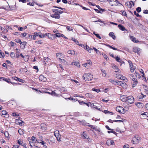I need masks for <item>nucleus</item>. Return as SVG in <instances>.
I'll return each mask as SVG.
<instances>
[{
  "label": "nucleus",
  "mask_w": 148,
  "mask_h": 148,
  "mask_svg": "<svg viewBox=\"0 0 148 148\" xmlns=\"http://www.w3.org/2000/svg\"><path fill=\"white\" fill-rule=\"evenodd\" d=\"M52 11L54 14H52L51 16L52 18L56 19H59L60 18V14L62 13L63 12V11L56 9H53Z\"/></svg>",
  "instance_id": "1"
},
{
  "label": "nucleus",
  "mask_w": 148,
  "mask_h": 148,
  "mask_svg": "<svg viewBox=\"0 0 148 148\" xmlns=\"http://www.w3.org/2000/svg\"><path fill=\"white\" fill-rule=\"evenodd\" d=\"M82 79L86 81H89L93 78L92 75L90 73H85L82 76Z\"/></svg>",
  "instance_id": "2"
},
{
  "label": "nucleus",
  "mask_w": 148,
  "mask_h": 148,
  "mask_svg": "<svg viewBox=\"0 0 148 148\" xmlns=\"http://www.w3.org/2000/svg\"><path fill=\"white\" fill-rule=\"evenodd\" d=\"M134 99L133 96L130 95L127 97L126 102L128 104H132L134 103Z\"/></svg>",
  "instance_id": "3"
},
{
  "label": "nucleus",
  "mask_w": 148,
  "mask_h": 148,
  "mask_svg": "<svg viewBox=\"0 0 148 148\" xmlns=\"http://www.w3.org/2000/svg\"><path fill=\"white\" fill-rule=\"evenodd\" d=\"M54 135L57 138V139L58 141H61L60 135L59 134V131L56 130L54 132Z\"/></svg>",
  "instance_id": "4"
},
{
  "label": "nucleus",
  "mask_w": 148,
  "mask_h": 148,
  "mask_svg": "<svg viewBox=\"0 0 148 148\" xmlns=\"http://www.w3.org/2000/svg\"><path fill=\"white\" fill-rule=\"evenodd\" d=\"M116 110L120 113H124L125 112V111L123 108L121 106L117 107L116 108Z\"/></svg>",
  "instance_id": "5"
},
{
  "label": "nucleus",
  "mask_w": 148,
  "mask_h": 148,
  "mask_svg": "<svg viewBox=\"0 0 148 148\" xmlns=\"http://www.w3.org/2000/svg\"><path fill=\"white\" fill-rule=\"evenodd\" d=\"M111 5H118L117 1L116 0H107Z\"/></svg>",
  "instance_id": "6"
},
{
  "label": "nucleus",
  "mask_w": 148,
  "mask_h": 148,
  "mask_svg": "<svg viewBox=\"0 0 148 148\" xmlns=\"http://www.w3.org/2000/svg\"><path fill=\"white\" fill-rule=\"evenodd\" d=\"M1 116L3 117L8 118L9 117V115L5 110H3L1 114Z\"/></svg>",
  "instance_id": "7"
},
{
  "label": "nucleus",
  "mask_w": 148,
  "mask_h": 148,
  "mask_svg": "<svg viewBox=\"0 0 148 148\" xmlns=\"http://www.w3.org/2000/svg\"><path fill=\"white\" fill-rule=\"evenodd\" d=\"M126 5L128 6V7L129 8H131L132 6H133L134 5V3L133 1H127L125 3Z\"/></svg>",
  "instance_id": "8"
},
{
  "label": "nucleus",
  "mask_w": 148,
  "mask_h": 148,
  "mask_svg": "<svg viewBox=\"0 0 148 148\" xmlns=\"http://www.w3.org/2000/svg\"><path fill=\"white\" fill-rule=\"evenodd\" d=\"M47 35L46 36H47L48 38L51 40H53V38H55L56 37H54V35L50 33H46Z\"/></svg>",
  "instance_id": "9"
},
{
  "label": "nucleus",
  "mask_w": 148,
  "mask_h": 148,
  "mask_svg": "<svg viewBox=\"0 0 148 148\" xmlns=\"http://www.w3.org/2000/svg\"><path fill=\"white\" fill-rule=\"evenodd\" d=\"M127 97L125 95H123L120 97V99L123 102H126Z\"/></svg>",
  "instance_id": "10"
},
{
  "label": "nucleus",
  "mask_w": 148,
  "mask_h": 148,
  "mask_svg": "<svg viewBox=\"0 0 148 148\" xmlns=\"http://www.w3.org/2000/svg\"><path fill=\"white\" fill-rule=\"evenodd\" d=\"M140 114L143 118L148 117V113L147 112H140Z\"/></svg>",
  "instance_id": "11"
},
{
  "label": "nucleus",
  "mask_w": 148,
  "mask_h": 148,
  "mask_svg": "<svg viewBox=\"0 0 148 148\" xmlns=\"http://www.w3.org/2000/svg\"><path fill=\"white\" fill-rule=\"evenodd\" d=\"M106 143L108 146L110 145H114V143L113 141L111 140H108L107 141Z\"/></svg>",
  "instance_id": "12"
},
{
  "label": "nucleus",
  "mask_w": 148,
  "mask_h": 148,
  "mask_svg": "<svg viewBox=\"0 0 148 148\" xmlns=\"http://www.w3.org/2000/svg\"><path fill=\"white\" fill-rule=\"evenodd\" d=\"M130 38L132 41L135 43L139 42V41L136 38L133 36H130Z\"/></svg>",
  "instance_id": "13"
},
{
  "label": "nucleus",
  "mask_w": 148,
  "mask_h": 148,
  "mask_svg": "<svg viewBox=\"0 0 148 148\" xmlns=\"http://www.w3.org/2000/svg\"><path fill=\"white\" fill-rule=\"evenodd\" d=\"M135 105L139 108H142L144 106L143 103L140 102H138L135 103Z\"/></svg>",
  "instance_id": "14"
},
{
  "label": "nucleus",
  "mask_w": 148,
  "mask_h": 148,
  "mask_svg": "<svg viewBox=\"0 0 148 148\" xmlns=\"http://www.w3.org/2000/svg\"><path fill=\"white\" fill-rule=\"evenodd\" d=\"M112 67L115 70V72H118L119 71V69L118 67L115 64L113 65Z\"/></svg>",
  "instance_id": "15"
},
{
  "label": "nucleus",
  "mask_w": 148,
  "mask_h": 148,
  "mask_svg": "<svg viewBox=\"0 0 148 148\" xmlns=\"http://www.w3.org/2000/svg\"><path fill=\"white\" fill-rule=\"evenodd\" d=\"M56 56L58 58L61 60V58H63V56L62 54L61 53H59L56 54Z\"/></svg>",
  "instance_id": "16"
},
{
  "label": "nucleus",
  "mask_w": 148,
  "mask_h": 148,
  "mask_svg": "<svg viewBox=\"0 0 148 148\" xmlns=\"http://www.w3.org/2000/svg\"><path fill=\"white\" fill-rule=\"evenodd\" d=\"M41 128L42 130L45 131L47 130V126L44 123H42L41 125Z\"/></svg>",
  "instance_id": "17"
},
{
  "label": "nucleus",
  "mask_w": 148,
  "mask_h": 148,
  "mask_svg": "<svg viewBox=\"0 0 148 148\" xmlns=\"http://www.w3.org/2000/svg\"><path fill=\"white\" fill-rule=\"evenodd\" d=\"M39 80L40 81L43 82L45 81L46 79V78L43 75H41L39 77Z\"/></svg>",
  "instance_id": "18"
},
{
  "label": "nucleus",
  "mask_w": 148,
  "mask_h": 148,
  "mask_svg": "<svg viewBox=\"0 0 148 148\" xmlns=\"http://www.w3.org/2000/svg\"><path fill=\"white\" fill-rule=\"evenodd\" d=\"M84 49H86L90 53L91 52V51L92 49L90 48L88 46L86 45Z\"/></svg>",
  "instance_id": "19"
},
{
  "label": "nucleus",
  "mask_w": 148,
  "mask_h": 148,
  "mask_svg": "<svg viewBox=\"0 0 148 148\" xmlns=\"http://www.w3.org/2000/svg\"><path fill=\"white\" fill-rule=\"evenodd\" d=\"M29 38V39H33L35 40L36 39V37H35L34 35H28Z\"/></svg>",
  "instance_id": "20"
},
{
  "label": "nucleus",
  "mask_w": 148,
  "mask_h": 148,
  "mask_svg": "<svg viewBox=\"0 0 148 148\" xmlns=\"http://www.w3.org/2000/svg\"><path fill=\"white\" fill-rule=\"evenodd\" d=\"M72 65L76 66L77 67H79L80 66L79 63L77 62H72Z\"/></svg>",
  "instance_id": "21"
},
{
  "label": "nucleus",
  "mask_w": 148,
  "mask_h": 148,
  "mask_svg": "<svg viewBox=\"0 0 148 148\" xmlns=\"http://www.w3.org/2000/svg\"><path fill=\"white\" fill-rule=\"evenodd\" d=\"M109 36L112 37L113 39L115 40V39L116 37L113 32H110L109 34Z\"/></svg>",
  "instance_id": "22"
},
{
  "label": "nucleus",
  "mask_w": 148,
  "mask_h": 148,
  "mask_svg": "<svg viewBox=\"0 0 148 148\" xmlns=\"http://www.w3.org/2000/svg\"><path fill=\"white\" fill-rule=\"evenodd\" d=\"M135 138L137 141H138V142L141 140V138L140 137L138 136L137 135H136L134 137Z\"/></svg>",
  "instance_id": "23"
},
{
  "label": "nucleus",
  "mask_w": 148,
  "mask_h": 148,
  "mask_svg": "<svg viewBox=\"0 0 148 148\" xmlns=\"http://www.w3.org/2000/svg\"><path fill=\"white\" fill-rule=\"evenodd\" d=\"M118 27L119 29L123 31L125 30V27H123L122 25L119 24L118 25Z\"/></svg>",
  "instance_id": "24"
},
{
  "label": "nucleus",
  "mask_w": 148,
  "mask_h": 148,
  "mask_svg": "<svg viewBox=\"0 0 148 148\" xmlns=\"http://www.w3.org/2000/svg\"><path fill=\"white\" fill-rule=\"evenodd\" d=\"M116 80L115 79H109V81L112 83L114 84L115 85L116 83Z\"/></svg>",
  "instance_id": "25"
},
{
  "label": "nucleus",
  "mask_w": 148,
  "mask_h": 148,
  "mask_svg": "<svg viewBox=\"0 0 148 148\" xmlns=\"http://www.w3.org/2000/svg\"><path fill=\"white\" fill-rule=\"evenodd\" d=\"M67 53L72 55H74L75 54V51L74 50H69L67 52Z\"/></svg>",
  "instance_id": "26"
},
{
  "label": "nucleus",
  "mask_w": 148,
  "mask_h": 148,
  "mask_svg": "<svg viewBox=\"0 0 148 148\" xmlns=\"http://www.w3.org/2000/svg\"><path fill=\"white\" fill-rule=\"evenodd\" d=\"M0 78L1 79H2L4 81L7 82L8 83L11 82L9 78H4L3 77H1Z\"/></svg>",
  "instance_id": "27"
},
{
  "label": "nucleus",
  "mask_w": 148,
  "mask_h": 148,
  "mask_svg": "<svg viewBox=\"0 0 148 148\" xmlns=\"http://www.w3.org/2000/svg\"><path fill=\"white\" fill-rule=\"evenodd\" d=\"M129 77L133 81L136 79L134 77V76L132 74H130L129 75Z\"/></svg>",
  "instance_id": "28"
},
{
  "label": "nucleus",
  "mask_w": 148,
  "mask_h": 148,
  "mask_svg": "<svg viewBox=\"0 0 148 148\" xmlns=\"http://www.w3.org/2000/svg\"><path fill=\"white\" fill-rule=\"evenodd\" d=\"M134 82L132 84V87H134L135 86H136L138 83L137 80L136 79L134 80V81H133Z\"/></svg>",
  "instance_id": "29"
},
{
  "label": "nucleus",
  "mask_w": 148,
  "mask_h": 148,
  "mask_svg": "<svg viewBox=\"0 0 148 148\" xmlns=\"http://www.w3.org/2000/svg\"><path fill=\"white\" fill-rule=\"evenodd\" d=\"M118 77L121 80H124L126 78L125 77L121 75H119Z\"/></svg>",
  "instance_id": "30"
},
{
  "label": "nucleus",
  "mask_w": 148,
  "mask_h": 148,
  "mask_svg": "<svg viewBox=\"0 0 148 148\" xmlns=\"http://www.w3.org/2000/svg\"><path fill=\"white\" fill-rule=\"evenodd\" d=\"M4 135L5 137L7 138L8 140H9V139L10 137L9 136V135L8 132L6 131H5L4 132Z\"/></svg>",
  "instance_id": "31"
},
{
  "label": "nucleus",
  "mask_w": 148,
  "mask_h": 148,
  "mask_svg": "<svg viewBox=\"0 0 148 148\" xmlns=\"http://www.w3.org/2000/svg\"><path fill=\"white\" fill-rule=\"evenodd\" d=\"M82 135L84 138L88 139V136L86 135L85 132H84L83 133Z\"/></svg>",
  "instance_id": "32"
},
{
  "label": "nucleus",
  "mask_w": 148,
  "mask_h": 148,
  "mask_svg": "<svg viewBox=\"0 0 148 148\" xmlns=\"http://www.w3.org/2000/svg\"><path fill=\"white\" fill-rule=\"evenodd\" d=\"M101 72L102 73V74L103 75L104 77H106V72L104 70L102 69L101 70Z\"/></svg>",
  "instance_id": "33"
},
{
  "label": "nucleus",
  "mask_w": 148,
  "mask_h": 148,
  "mask_svg": "<svg viewBox=\"0 0 148 148\" xmlns=\"http://www.w3.org/2000/svg\"><path fill=\"white\" fill-rule=\"evenodd\" d=\"M121 85H121V86H122L123 88H126L127 87V85L125 83H123V82Z\"/></svg>",
  "instance_id": "34"
},
{
  "label": "nucleus",
  "mask_w": 148,
  "mask_h": 148,
  "mask_svg": "<svg viewBox=\"0 0 148 148\" xmlns=\"http://www.w3.org/2000/svg\"><path fill=\"white\" fill-rule=\"evenodd\" d=\"M40 32H35L34 33V36H35V37L36 38V36H38L39 37V36H40Z\"/></svg>",
  "instance_id": "35"
},
{
  "label": "nucleus",
  "mask_w": 148,
  "mask_h": 148,
  "mask_svg": "<svg viewBox=\"0 0 148 148\" xmlns=\"http://www.w3.org/2000/svg\"><path fill=\"white\" fill-rule=\"evenodd\" d=\"M15 41L16 42L19 43L20 44L22 43V42L21 41V40L18 38L16 39Z\"/></svg>",
  "instance_id": "36"
},
{
  "label": "nucleus",
  "mask_w": 148,
  "mask_h": 148,
  "mask_svg": "<svg viewBox=\"0 0 148 148\" xmlns=\"http://www.w3.org/2000/svg\"><path fill=\"white\" fill-rule=\"evenodd\" d=\"M18 122L19 125H24V122L21 120H18Z\"/></svg>",
  "instance_id": "37"
},
{
  "label": "nucleus",
  "mask_w": 148,
  "mask_h": 148,
  "mask_svg": "<svg viewBox=\"0 0 148 148\" xmlns=\"http://www.w3.org/2000/svg\"><path fill=\"white\" fill-rule=\"evenodd\" d=\"M115 59L116 61H117L118 62L121 63L122 62V60L120 59V58L118 57H116L115 58Z\"/></svg>",
  "instance_id": "38"
},
{
  "label": "nucleus",
  "mask_w": 148,
  "mask_h": 148,
  "mask_svg": "<svg viewBox=\"0 0 148 148\" xmlns=\"http://www.w3.org/2000/svg\"><path fill=\"white\" fill-rule=\"evenodd\" d=\"M18 132L21 135L23 134V130L22 129H20L18 130Z\"/></svg>",
  "instance_id": "39"
},
{
  "label": "nucleus",
  "mask_w": 148,
  "mask_h": 148,
  "mask_svg": "<svg viewBox=\"0 0 148 148\" xmlns=\"http://www.w3.org/2000/svg\"><path fill=\"white\" fill-rule=\"evenodd\" d=\"M54 35V37H55V36H56V37H61V34L60 33H56L55 34H53Z\"/></svg>",
  "instance_id": "40"
},
{
  "label": "nucleus",
  "mask_w": 148,
  "mask_h": 148,
  "mask_svg": "<svg viewBox=\"0 0 148 148\" xmlns=\"http://www.w3.org/2000/svg\"><path fill=\"white\" fill-rule=\"evenodd\" d=\"M106 45V46H107V47H109V48H111L114 50H117V49L116 48L114 47L111 46L110 45H108V44Z\"/></svg>",
  "instance_id": "41"
},
{
  "label": "nucleus",
  "mask_w": 148,
  "mask_h": 148,
  "mask_svg": "<svg viewBox=\"0 0 148 148\" xmlns=\"http://www.w3.org/2000/svg\"><path fill=\"white\" fill-rule=\"evenodd\" d=\"M122 82V81H117V80H116V83L115 85L121 86V85H121V84Z\"/></svg>",
  "instance_id": "42"
},
{
  "label": "nucleus",
  "mask_w": 148,
  "mask_h": 148,
  "mask_svg": "<svg viewBox=\"0 0 148 148\" xmlns=\"http://www.w3.org/2000/svg\"><path fill=\"white\" fill-rule=\"evenodd\" d=\"M66 29L67 30L69 31L73 30L72 27H70V26H67L66 27Z\"/></svg>",
  "instance_id": "43"
},
{
  "label": "nucleus",
  "mask_w": 148,
  "mask_h": 148,
  "mask_svg": "<svg viewBox=\"0 0 148 148\" xmlns=\"http://www.w3.org/2000/svg\"><path fill=\"white\" fill-rule=\"evenodd\" d=\"M135 74H136V77L138 78H140V76L138 73L136 72H135Z\"/></svg>",
  "instance_id": "44"
},
{
  "label": "nucleus",
  "mask_w": 148,
  "mask_h": 148,
  "mask_svg": "<svg viewBox=\"0 0 148 148\" xmlns=\"http://www.w3.org/2000/svg\"><path fill=\"white\" fill-rule=\"evenodd\" d=\"M46 35H47L46 34H43L41 35L40 34V36H39V37L40 38H44L46 36Z\"/></svg>",
  "instance_id": "45"
},
{
  "label": "nucleus",
  "mask_w": 148,
  "mask_h": 148,
  "mask_svg": "<svg viewBox=\"0 0 148 148\" xmlns=\"http://www.w3.org/2000/svg\"><path fill=\"white\" fill-rule=\"evenodd\" d=\"M4 57V53L1 52H0V58H3Z\"/></svg>",
  "instance_id": "46"
},
{
  "label": "nucleus",
  "mask_w": 148,
  "mask_h": 148,
  "mask_svg": "<svg viewBox=\"0 0 148 148\" xmlns=\"http://www.w3.org/2000/svg\"><path fill=\"white\" fill-rule=\"evenodd\" d=\"M132 143L134 144H137L138 143V141H137L135 140L134 138H133V140H132Z\"/></svg>",
  "instance_id": "47"
},
{
  "label": "nucleus",
  "mask_w": 148,
  "mask_h": 148,
  "mask_svg": "<svg viewBox=\"0 0 148 148\" xmlns=\"http://www.w3.org/2000/svg\"><path fill=\"white\" fill-rule=\"evenodd\" d=\"M36 142L38 143H41L42 145H44L45 144V143L44 141H42L40 142H39V141H38L37 140H36L35 141V143Z\"/></svg>",
  "instance_id": "48"
},
{
  "label": "nucleus",
  "mask_w": 148,
  "mask_h": 148,
  "mask_svg": "<svg viewBox=\"0 0 148 148\" xmlns=\"http://www.w3.org/2000/svg\"><path fill=\"white\" fill-rule=\"evenodd\" d=\"M18 143L19 145H22V144L23 143L22 142V140L21 139H19L18 140Z\"/></svg>",
  "instance_id": "49"
},
{
  "label": "nucleus",
  "mask_w": 148,
  "mask_h": 148,
  "mask_svg": "<svg viewBox=\"0 0 148 148\" xmlns=\"http://www.w3.org/2000/svg\"><path fill=\"white\" fill-rule=\"evenodd\" d=\"M27 33H22L21 34V37H25V36H26V35H27Z\"/></svg>",
  "instance_id": "50"
},
{
  "label": "nucleus",
  "mask_w": 148,
  "mask_h": 148,
  "mask_svg": "<svg viewBox=\"0 0 148 148\" xmlns=\"http://www.w3.org/2000/svg\"><path fill=\"white\" fill-rule=\"evenodd\" d=\"M92 90L93 91H95L97 93L99 92L100 91V90L97 89H95V88H92Z\"/></svg>",
  "instance_id": "51"
},
{
  "label": "nucleus",
  "mask_w": 148,
  "mask_h": 148,
  "mask_svg": "<svg viewBox=\"0 0 148 148\" xmlns=\"http://www.w3.org/2000/svg\"><path fill=\"white\" fill-rule=\"evenodd\" d=\"M146 95H144L143 94L141 93V95L139 96V99H143L145 97H146Z\"/></svg>",
  "instance_id": "52"
},
{
  "label": "nucleus",
  "mask_w": 148,
  "mask_h": 148,
  "mask_svg": "<svg viewBox=\"0 0 148 148\" xmlns=\"http://www.w3.org/2000/svg\"><path fill=\"white\" fill-rule=\"evenodd\" d=\"M35 43H36L41 44L42 43V41L37 40V41H35Z\"/></svg>",
  "instance_id": "53"
},
{
  "label": "nucleus",
  "mask_w": 148,
  "mask_h": 148,
  "mask_svg": "<svg viewBox=\"0 0 148 148\" xmlns=\"http://www.w3.org/2000/svg\"><path fill=\"white\" fill-rule=\"evenodd\" d=\"M10 56L12 58H13L15 57V54L13 52H11Z\"/></svg>",
  "instance_id": "54"
},
{
  "label": "nucleus",
  "mask_w": 148,
  "mask_h": 148,
  "mask_svg": "<svg viewBox=\"0 0 148 148\" xmlns=\"http://www.w3.org/2000/svg\"><path fill=\"white\" fill-rule=\"evenodd\" d=\"M103 57L106 60H109V59L106 55L104 54V55H103Z\"/></svg>",
  "instance_id": "55"
},
{
  "label": "nucleus",
  "mask_w": 148,
  "mask_h": 148,
  "mask_svg": "<svg viewBox=\"0 0 148 148\" xmlns=\"http://www.w3.org/2000/svg\"><path fill=\"white\" fill-rule=\"evenodd\" d=\"M88 63H86L84 64H83V66L85 67L87 69H88L89 67L88 66H87Z\"/></svg>",
  "instance_id": "56"
},
{
  "label": "nucleus",
  "mask_w": 148,
  "mask_h": 148,
  "mask_svg": "<svg viewBox=\"0 0 148 148\" xmlns=\"http://www.w3.org/2000/svg\"><path fill=\"white\" fill-rule=\"evenodd\" d=\"M136 10L138 12H139L141 11V8L140 7H138L136 8Z\"/></svg>",
  "instance_id": "57"
},
{
  "label": "nucleus",
  "mask_w": 148,
  "mask_h": 148,
  "mask_svg": "<svg viewBox=\"0 0 148 148\" xmlns=\"http://www.w3.org/2000/svg\"><path fill=\"white\" fill-rule=\"evenodd\" d=\"M93 49L96 52V53H97L99 54L100 53V51L96 48L93 47Z\"/></svg>",
  "instance_id": "58"
},
{
  "label": "nucleus",
  "mask_w": 148,
  "mask_h": 148,
  "mask_svg": "<svg viewBox=\"0 0 148 148\" xmlns=\"http://www.w3.org/2000/svg\"><path fill=\"white\" fill-rule=\"evenodd\" d=\"M26 1H27V2H28L30 1V0H19V1L20 2H22L23 3H25Z\"/></svg>",
  "instance_id": "59"
},
{
  "label": "nucleus",
  "mask_w": 148,
  "mask_h": 148,
  "mask_svg": "<svg viewBox=\"0 0 148 148\" xmlns=\"http://www.w3.org/2000/svg\"><path fill=\"white\" fill-rule=\"evenodd\" d=\"M135 68L134 67L130 68V71L132 73H133L134 71V70H135Z\"/></svg>",
  "instance_id": "60"
},
{
  "label": "nucleus",
  "mask_w": 148,
  "mask_h": 148,
  "mask_svg": "<svg viewBox=\"0 0 148 148\" xmlns=\"http://www.w3.org/2000/svg\"><path fill=\"white\" fill-rule=\"evenodd\" d=\"M12 116H19V114H16L15 113H12Z\"/></svg>",
  "instance_id": "61"
},
{
  "label": "nucleus",
  "mask_w": 148,
  "mask_h": 148,
  "mask_svg": "<svg viewBox=\"0 0 148 148\" xmlns=\"http://www.w3.org/2000/svg\"><path fill=\"white\" fill-rule=\"evenodd\" d=\"M87 63L88 64L90 65H91L92 64V62L90 60H88Z\"/></svg>",
  "instance_id": "62"
},
{
  "label": "nucleus",
  "mask_w": 148,
  "mask_h": 148,
  "mask_svg": "<svg viewBox=\"0 0 148 148\" xmlns=\"http://www.w3.org/2000/svg\"><path fill=\"white\" fill-rule=\"evenodd\" d=\"M18 81L19 82H24V80L23 79H21L20 78H18Z\"/></svg>",
  "instance_id": "63"
},
{
  "label": "nucleus",
  "mask_w": 148,
  "mask_h": 148,
  "mask_svg": "<svg viewBox=\"0 0 148 148\" xmlns=\"http://www.w3.org/2000/svg\"><path fill=\"white\" fill-rule=\"evenodd\" d=\"M95 35L99 39H101V37L98 34H95Z\"/></svg>",
  "instance_id": "64"
}]
</instances>
